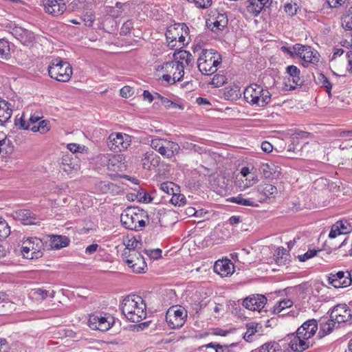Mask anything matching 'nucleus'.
<instances>
[{
	"label": "nucleus",
	"instance_id": "48",
	"mask_svg": "<svg viewBox=\"0 0 352 352\" xmlns=\"http://www.w3.org/2000/svg\"><path fill=\"white\" fill-rule=\"evenodd\" d=\"M160 188L167 195H172L175 192V188H176V191H177L179 187L173 182H166L162 183Z\"/></svg>",
	"mask_w": 352,
	"mask_h": 352
},
{
	"label": "nucleus",
	"instance_id": "17",
	"mask_svg": "<svg viewBox=\"0 0 352 352\" xmlns=\"http://www.w3.org/2000/svg\"><path fill=\"white\" fill-rule=\"evenodd\" d=\"M256 199L258 203L266 202L275 198L278 193L277 188L270 183H261L256 188Z\"/></svg>",
	"mask_w": 352,
	"mask_h": 352
},
{
	"label": "nucleus",
	"instance_id": "55",
	"mask_svg": "<svg viewBox=\"0 0 352 352\" xmlns=\"http://www.w3.org/2000/svg\"><path fill=\"white\" fill-rule=\"evenodd\" d=\"M318 252H320V250H309L306 253L301 255H298V258L300 262H305L308 259L315 256Z\"/></svg>",
	"mask_w": 352,
	"mask_h": 352
},
{
	"label": "nucleus",
	"instance_id": "45",
	"mask_svg": "<svg viewBox=\"0 0 352 352\" xmlns=\"http://www.w3.org/2000/svg\"><path fill=\"white\" fill-rule=\"evenodd\" d=\"M258 324L254 323H250L247 324L246 332L243 335V338L248 342L252 341V336L258 331Z\"/></svg>",
	"mask_w": 352,
	"mask_h": 352
},
{
	"label": "nucleus",
	"instance_id": "57",
	"mask_svg": "<svg viewBox=\"0 0 352 352\" xmlns=\"http://www.w3.org/2000/svg\"><path fill=\"white\" fill-rule=\"evenodd\" d=\"M184 30L181 31L179 34V36L177 39V43L175 44V49L178 50L184 47L186 45V36L184 35Z\"/></svg>",
	"mask_w": 352,
	"mask_h": 352
},
{
	"label": "nucleus",
	"instance_id": "63",
	"mask_svg": "<svg viewBox=\"0 0 352 352\" xmlns=\"http://www.w3.org/2000/svg\"><path fill=\"white\" fill-rule=\"evenodd\" d=\"M22 220L25 224H32L33 221L31 219V212L28 210H24L21 212Z\"/></svg>",
	"mask_w": 352,
	"mask_h": 352
},
{
	"label": "nucleus",
	"instance_id": "37",
	"mask_svg": "<svg viewBox=\"0 0 352 352\" xmlns=\"http://www.w3.org/2000/svg\"><path fill=\"white\" fill-rule=\"evenodd\" d=\"M78 165L72 161L69 157L64 156L62 158L60 168L67 174L72 173L73 170H77Z\"/></svg>",
	"mask_w": 352,
	"mask_h": 352
},
{
	"label": "nucleus",
	"instance_id": "9",
	"mask_svg": "<svg viewBox=\"0 0 352 352\" xmlns=\"http://www.w3.org/2000/svg\"><path fill=\"white\" fill-rule=\"evenodd\" d=\"M188 316L186 309L180 305L170 307L166 314V321L171 329L181 328Z\"/></svg>",
	"mask_w": 352,
	"mask_h": 352
},
{
	"label": "nucleus",
	"instance_id": "33",
	"mask_svg": "<svg viewBox=\"0 0 352 352\" xmlns=\"http://www.w3.org/2000/svg\"><path fill=\"white\" fill-rule=\"evenodd\" d=\"M241 96V89L238 85H234L224 89L223 97L226 100H236Z\"/></svg>",
	"mask_w": 352,
	"mask_h": 352
},
{
	"label": "nucleus",
	"instance_id": "58",
	"mask_svg": "<svg viewBox=\"0 0 352 352\" xmlns=\"http://www.w3.org/2000/svg\"><path fill=\"white\" fill-rule=\"evenodd\" d=\"M285 12L289 16L296 14L297 12L296 4H292V3H285L284 6Z\"/></svg>",
	"mask_w": 352,
	"mask_h": 352
},
{
	"label": "nucleus",
	"instance_id": "36",
	"mask_svg": "<svg viewBox=\"0 0 352 352\" xmlns=\"http://www.w3.org/2000/svg\"><path fill=\"white\" fill-rule=\"evenodd\" d=\"M316 83L321 87L324 88L329 97L331 96L332 83L329 79L322 73H319L316 78Z\"/></svg>",
	"mask_w": 352,
	"mask_h": 352
},
{
	"label": "nucleus",
	"instance_id": "13",
	"mask_svg": "<svg viewBox=\"0 0 352 352\" xmlns=\"http://www.w3.org/2000/svg\"><path fill=\"white\" fill-rule=\"evenodd\" d=\"M31 124L30 131L33 133H38L41 135L47 134L52 129L51 122L47 119H43L41 113H32L30 116Z\"/></svg>",
	"mask_w": 352,
	"mask_h": 352
},
{
	"label": "nucleus",
	"instance_id": "39",
	"mask_svg": "<svg viewBox=\"0 0 352 352\" xmlns=\"http://www.w3.org/2000/svg\"><path fill=\"white\" fill-rule=\"evenodd\" d=\"M122 157L120 155H113L109 153L108 157V170L117 171L120 168Z\"/></svg>",
	"mask_w": 352,
	"mask_h": 352
},
{
	"label": "nucleus",
	"instance_id": "8",
	"mask_svg": "<svg viewBox=\"0 0 352 352\" xmlns=\"http://www.w3.org/2000/svg\"><path fill=\"white\" fill-rule=\"evenodd\" d=\"M43 242L36 237H29L23 241L21 253L28 259L38 258L43 256Z\"/></svg>",
	"mask_w": 352,
	"mask_h": 352
},
{
	"label": "nucleus",
	"instance_id": "31",
	"mask_svg": "<svg viewBox=\"0 0 352 352\" xmlns=\"http://www.w3.org/2000/svg\"><path fill=\"white\" fill-rule=\"evenodd\" d=\"M122 243L129 251V254L136 252L135 250L142 246L141 241L133 235L127 234L122 238Z\"/></svg>",
	"mask_w": 352,
	"mask_h": 352
},
{
	"label": "nucleus",
	"instance_id": "61",
	"mask_svg": "<svg viewBox=\"0 0 352 352\" xmlns=\"http://www.w3.org/2000/svg\"><path fill=\"white\" fill-rule=\"evenodd\" d=\"M342 27L346 30H352V16L344 17L342 21Z\"/></svg>",
	"mask_w": 352,
	"mask_h": 352
},
{
	"label": "nucleus",
	"instance_id": "54",
	"mask_svg": "<svg viewBox=\"0 0 352 352\" xmlns=\"http://www.w3.org/2000/svg\"><path fill=\"white\" fill-rule=\"evenodd\" d=\"M133 28V22L132 20H127L123 23L120 29L121 35L129 34Z\"/></svg>",
	"mask_w": 352,
	"mask_h": 352
},
{
	"label": "nucleus",
	"instance_id": "34",
	"mask_svg": "<svg viewBox=\"0 0 352 352\" xmlns=\"http://www.w3.org/2000/svg\"><path fill=\"white\" fill-rule=\"evenodd\" d=\"M12 110L10 104L5 100H0V124L7 122L12 116Z\"/></svg>",
	"mask_w": 352,
	"mask_h": 352
},
{
	"label": "nucleus",
	"instance_id": "64",
	"mask_svg": "<svg viewBox=\"0 0 352 352\" xmlns=\"http://www.w3.org/2000/svg\"><path fill=\"white\" fill-rule=\"evenodd\" d=\"M346 0H327L328 5L331 8H338L342 6Z\"/></svg>",
	"mask_w": 352,
	"mask_h": 352
},
{
	"label": "nucleus",
	"instance_id": "24",
	"mask_svg": "<svg viewBox=\"0 0 352 352\" xmlns=\"http://www.w3.org/2000/svg\"><path fill=\"white\" fill-rule=\"evenodd\" d=\"M139 214L134 209L127 208L120 215V221L123 226L129 230L136 229V221Z\"/></svg>",
	"mask_w": 352,
	"mask_h": 352
},
{
	"label": "nucleus",
	"instance_id": "50",
	"mask_svg": "<svg viewBox=\"0 0 352 352\" xmlns=\"http://www.w3.org/2000/svg\"><path fill=\"white\" fill-rule=\"evenodd\" d=\"M227 78L224 75L222 74H215L210 81V84L214 87H219L223 86L225 83H226Z\"/></svg>",
	"mask_w": 352,
	"mask_h": 352
},
{
	"label": "nucleus",
	"instance_id": "51",
	"mask_svg": "<svg viewBox=\"0 0 352 352\" xmlns=\"http://www.w3.org/2000/svg\"><path fill=\"white\" fill-rule=\"evenodd\" d=\"M336 224L338 226L339 230L344 235L349 233L352 230L351 224L346 220L338 221L336 222Z\"/></svg>",
	"mask_w": 352,
	"mask_h": 352
},
{
	"label": "nucleus",
	"instance_id": "7",
	"mask_svg": "<svg viewBox=\"0 0 352 352\" xmlns=\"http://www.w3.org/2000/svg\"><path fill=\"white\" fill-rule=\"evenodd\" d=\"M151 146L167 159H170L178 154L180 150V146L177 143L164 138L152 139Z\"/></svg>",
	"mask_w": 352,
	"mask_h": 352
},
{
	"label": "nucleus",
	"instance_id": "46",
	"mask_svg": "<svg viewBox=\"0 0 352 352\" xmlns=\"http://www.w3.org/2000/svg\"><path fill=\"white\" fill-rule=\"evenodd\" d=\"M170 203L175 206H183L186 204V199L184 195L174 192L170 199Z\"/></svg>",
	"mask_w": 352,
	"mask_h": 352
},
{
	"label": "nucleus",
	"instance_id": "16",
	"mask_svg": "<svg viewBox=\"0 0 352 352\" xmlns=\"http://www.w3.org/2000/svg\"><path fill=\"white\" fill-rule=\"evenodd\" d=\"M10 32L19 40L23 45L32 46L35 42L34 34L22 27L13 25L10 26Z\"/></svg>",
	"mask_w": 352,
	"mask_h": 352
},
{
	"label": "nucleus",
	"instance_id": "41",
	"mask_svg": "<svg viewBox=\"0 0 352 352\" xmlns=\"http://www.w3.org/2000/svg\"><path fill=\"white\" fill-rule=\"evenodd\" d=\"M10 56V43L4 38H0V58L8 60Z\"/></svg>",
	"mask_w": 352,
	"mask_h": 352
},
{
	"label": "nucleus",
	"instance_id": "35",
	"mask_svg": "<svg viewBox=\"0 0 352 352\" xmlns=\"http://www.w3.org/2000/svg\"><path fill=\"white\" fill-rule=\"evenodd\" d=\"M252 352H282V349L279 343L271 341L264 343Z\"/></svg>",
	"mask_w": 352,
	"mask_h": 352
},
{
	"label": "nucleus",
	"instance_id": "23",
	"mask_svg": "<svg viewBox=\"0 0 352 352\" xmlns=\"http://www.w3.org/2000/svg\"><path fill=\"white\" fill-rule=\"evenodd\" d=\"M214 272L221 277L230 276L235 270L234 265L228 258L218 260L214 263Z\"/></svg>",
	"mask_w": 352,
	"mask_h": 352
},
{
	"label": "nucleus",
	"instance_id": "42",
	"mask_svg": "<svg viewBox=\"0 0 352 352\" xmlns=\"http://www.w3.org/2000/svg\"><path fill=\"white\" fill-rule=\"evenodd\" d=\"M294 302L291 299L285 298L277 302L273 307V313L278 314L286 308H289L293 305Z\"/></svg>",
	"mask_w": 352,
	"mask_h": 352
},
{
	"label": "nucleus",
	"instance_id": "6",
	"mask_svg": "<svg viewBox=\"0 0 352 352\" xmlns=\"http://www.w3.org/2000/svg\"><path fill=\"white\" fill-rule=\"evenodd\" d=\"M157 69L159 72H164L162 78L168 84H173L182 80L184 74L183 66L173 60L159 65Z\"/></svg>",
	"mask_w": 352,
	"mask_h": 352
},
{
	"label": "nucleus",
	"instance_id": "11",
	"mask_svg": "<svg viewBox=\"0 0 352 352\" xmlns=\"http://www.w3.org/2000/svg\"><path fill=\"white\" fill-rule=\"evenodd\" d=\"M114 318L109 314H94L89 316L88 325L93 330L108 331L114 324Z\"/></svg>",
	"mask_w": 352,
	"mask_h": 352
},
{
	"label": "nucleus",
	"instance_id": "22",
	"mask_svg": "<svg viewBox=\"0 0 352 352\" xmlns=\"http://www.w3.org/2000/svg\"><path fill=\"white\" fill-rule=\"evenodd\" d=\"M287 78L285 79V84L289 89H294L300 86L302 80L300 78V71L295 65H289L286 67Z\"/></svg>",
	"mask_w": 352,
	"mask_h": 352
},
{
	"label": "nucleus",
	"instance_id": "43",
	"mask_svg": "<svg viewBox=\"0 0 352 352\" xmlns=\"http://www.w3.org/2000/svg\"><path fill=\"white\" fill-rule=\"evenodd\" d=\"M336 322V321L331 318L327 322L322 324L318 333L319 337L322 338L323 336L330 334L335 327Z\"/></svg>",
	"mask_w": 352,
	"mask_h": 352
},
{
	"label": "nucleus",
	"instance_id": "52",
	"mask_svg": "<svg viewBox=\"0 0 352 352\" xmlns=\"http://www.w3.org/2000/svg\"><path fill=\"white\" fill-rule=\"evenodd\" d=\"M161 103L162 105H164L167 109H169V108H174V109L178 108L179 109H184L183 105L179 104L177 102H175L173 101H171L170 100H169L168 98H165V97H164V98H162Z\"/></svg>",
	"mask_w": 352,
	"mask_h": 352
},
{
	"label": "nucleus",
	"instance_id": "59",
	"mask_svg": "<svg viewBox=\"0 0 352 352\" xmlns=\"http://www.w3.org/2000/svg\"><path fill=\"white\" fill-rule=\"evenodd\" d=\"M108 157L109 153L100 154L97 157V162L103 167L108 168Z\"/></svg>",
	"mask_w": 352,
	"mask_h": 352
},
{
	"label": "nucleus",
	"instance_id": "3",
	"mask_svg": "<svg viewBox=\"0 0 352 352\" xmlns=\"http://www.w3.org/2000/svg\"><path fill=\"white\" fill-rule=\"evenodd\" d=\"M243 98L252 107H264L270 103L272 94L267 88H263L256 83H252L244 89Z\"/></svg>",
	"mask_w": 352,
	"mask_h": 352
},
{
	"label": "nucleus",
	"instance_id": "30",
	"mask_svg": "<svg viewBox=\"0 0 352 352\" xmlns=\"http://www.w3.org/2000/svg\"><path fill=\"white\" fill-rule=\"evenodd\" d=\"M69 239L65 236L52 235L50 239L49 248L52 250H59L69 245Z\"/></svg>",
	"mask_w": 352,
	"mask_h": 352
},
{
	"label": "nucleus",
	"instance_id": "40",
	"mask_svg": "<svg viewBox=\"0 0 352 352\" xmlns=\"http://www.w3.org/2000/svg\"><path fill=\"white\" fill-rule=\"evenodd\" d=\"M275 256L276 263L278 265H285L289 263V254L283 248L277 250Z\"/></svg>",
	"mask_w": 352,
	"mask_h": 352
},
{
	"label": "nucleus",
	"instance_id": "62",
	"mask_svg": "<svg viewBox=\"0 0 352 352\" xmlns=\"http://www.w3.org/2000/svg\"><path fill=\"white\" fill-rule=\"evenodd\" d=\"M212 5V0H197L196 6L199 8L205 9Z\"/></svg>",
	"mask_w": 352,
	"mask_h": 352
},
{
	"label": "nucleus",
	"instance_id": "14",
	"mask_svg": "<svg viewBox=\"0 0 352 352\" xmlns=\"http://www.w3.org/2000/svg\"><path fill=\"white\" fill-rule=\"evenodd\" d=\"M69 1V0H41V6L45 13L58 17L66 11Z\"/></svg>",
	"mask_w": 352,
	"mask_h": 352
},
{
	"label": "nucleus",
	"instance_id": "32",
	"mask_svg": "<svg viewBox=\"0 0 352 352\" xmlns=\"http://www.w3.org/2000/svg\"><path fill=\"white\" fill-rule=\"evenodd\" d=\"M230 201L239 205L258 207V201L256 197H244L242 195H239L236 197L230 198Z\"/></svg>",
	"mask_w": 352,
	"mask_h": 352
},
{
	"label": "nucleus",
	"instance_id": "53",
	"mask_svg": "<svg viewBox=\"0 0 352 352\" xmlns=\"http://www.w3.org/2000/svg\"><path fill=\"white\" fill-rule=\"evenodd\" d=\"M82 21L85 25L91 27L95 21V16L92 12H86L82 17Z\"/></svg>",
	"mask_w": 352,
	"mask_h": 352
},
{
	"label": "nucleus",
	"instance_id": "20",
	"mask_svg": "<svg viewBox=\"0 0 352 352\" xmlns=\"http://www.w3.org/2000/svg\"><path fill=\"white\" fill-rule=\"evenodd\" d=\"M351 314L352 310L346 304H339L331 310L330 318L338 323H342L351 320Z\"/></svg>",
	"mask_w": 352,
	"mask_h": 352
},
{
	"label": "nucleus",
	"instance_id": "27",
	"mask_svg": "<svg viewBox=\"0 0 352 352\" xmlns=\"http://www.w3.org/2000/svg\"><path fill=\"white\" fill-rule=\"evenodd\" d=\"M14 146L12 142L3 132L0 133V159L8 157L14 151Z\"/></svg>",
	"mask_w": 352,
	"mask_h": 352
},
{
	"label": "nucleus",
	"instance_id": "28",
	"mask_svg": "<svg viewBox=\"0 0 352 352\" xmlns=\"http://www.w3.org/2000/svg\"><path fill=\"white\" fill-rule=\"evenodd\" d=\"M174 62H177L179 65L183 66V71L187 67L192 66L194 62V58L192 54L186 50H179L174 53Z\"/></svg>",
	"mask_w": 352,
	"mask_h": 352
},
{
	"label": "nucleus",
	"instance_id": "56",
	"mask_svg": "<svg viewBox=\"0 0 352 352\" xmlns=\"http://www.w3.org/2000/svg\"><path fill=\"white\" fill-rule=\"evenodd\" d=\"M34 294L37 296H40L42 299L46 298L47 296H50V298H54L55 295V292L54 291H52L50 292L47 290L43 289L41 288H38L35 289Z\"/></svg>",
	"mask_w": 352,
	"mask_h": 352
},
{
	"label": "nucleus",
	"instance_id": "18",
	"mask_svg": "<svg viewBox=\"0 0 352 352\" xmlns=\"http://www.w3.org/2000/svg\"><path fill=\"white\" fill-rule=\"evenodd\" d=\"M184 30L185 34H188V26L185 23H176L168 27L166 32V38L168 46L173 50L175 49L177 39L181 31Z\"/></svg>",
	"mask_w": 352,
	"mask_h": 352
},
{
	"label": "nucleus",
	"instance_id": "25",
	"mask_svg": "<svg viewBox=\"0 0 352 352\" xmlns=\"http://www.w3.org/2000/svg\"><path fill=\"white\" fill-rule=\"evenodd\" d=\"M228 22V18L225 14H218L217 16L208 19L206 25L211 31L217 32L226 28Z\"/></svg>",
	"mask_w": 352,
	"mask_h": 352
},
{
	"label": "nucleus",
	"instance_id": "44",
	"mask_svg": "<svg viewBox=\"0 0 352 352\" xmlns=\"http://www.w3.org/2000/svg\"><path fill=\"white\" fill-rule=\"evenodd\" d=\"M17 116L14 120V125L20 130H30L31 124L30 118L27 121L25 118V113H22L20 117Z\"/></svg>",
	"mask_w": 352,
	"mask_h": 352
},
{
	"label": "nucleus",
	"instance_id": "60",
	"mask_svg": "<svg viewBox=\"0 0 352 352\" xmlns=\"http://www.w3.org/2000/svg\"><path fill=\"white\" fill-rule=\"evenodd\" d=\"M340 235H344V234L339 230L338 226L336 225V223H334L331 227V229L329 234V237L330 239H335L336 237H337L338 236H340Z\"/></svg>",
	"mask_w": 352,
	"mask_h": 352
},
{
	"label": "nucleus",
	"instance_id": "47",
	"mask_svg": "<svg viewBox=\"0 0 352 352\" xmlns=\"http://www.w3.org/2000/svg\"><path fill=\"white\" fill-rule=\"evenodd\" d=\"M10 234V228L6 221L0 217V242L6 239Z\"/></svg>",
	"mask_w": 352,
	"mask_h": 352
},
{
	"label": "nucleus",
	"instance_id": "2",
	"mask_svg": "<svg viewBox=\"0 0 352 352\" xmlns=\"http://www.w3.org/2000/svg\"><path fill=\"white\" fill-rule=\"evenodd\" d=\"M122 312L132 322H140L146 317V306L143 298L138 295L126 296L121 305Z\"/></svg>",
	"mask_w": 352,
	"mask_h": 352
},
{
	"label": "nucleus",
	"instance_id": "12",
	"mask_svg": "<svg viewBox=\"0 0 352 352\" xmlns=\"http://www.w3.org/2000/svg\"><path fill=\"white\" fill-rule=\"evenodd\" d=\"M131 138L123 133H112L109 135L107 145L110 150L114 152H121L126 150L131 144Z\"/></svg>",
	"mask_w": 352,
	"mask_h": 352
},
{
	"label": "nucleus",
	"instance_id": "19",
	"mask_svg": "<svg viewBox=\"0 0 352 352\" xmlns=\"http://www.w3.org/2000/svg\"><path fill=\"white\" fill-rule=\"evenodd\" d=\"M267 302V298L263 294H252L243 301V306L250 311H261Z\"/></svg>",
	"mask_w": 352,
	"mask_h": 352
},
{
	"label": "nucleus",
	"instance_id": "1",
	"mask_svg": "<svg viewBox=\"0 0 352 352\" xmlns=\"http://www.w3.org/2000/svg\"><path fill=\"white\" fill-rule=\"evenodd\" d=\"M318 330V322L316 319L305 321L296 331V335L289 342L290 348L295 351L302 352L315 343L314 336Z\"/></svg>",
	"mask_w": 352,
	"mask_h": 352
},
{
	"label": "nucleus",
	"instance_id": "15",
	"mask_svg": "<svg viewBox=\"0 0 352 352\" xmlns=\"http://www.w3.org/2000/svg\"><path fill=\"white\" fill-rule=\"evenodd\" d=\"M126 254L127 252H124L122 255L124 256L126 263L133 272L138 274L145 273L147 265L143 256L138 252L130 253L127 256Z\"/></svg>",
	"mask_w": 352,
	"mask_h": 352
},
{
	"label": "nucleus",
	"instance_id": "5",
	"mask_svg": "<svg viewBox=\"0 0 352 352\" xmlns=\"http://www.w3.org/2000/svg\"><path fill=\"white\" fill-rule=\"evenodd\" d=\"M47 71L50 78L63 82H68L72 75L71 65L60 57L49 58Z\"/></svg>",
	"mask_w": 352,
	"mask_h": 352
},
{
	"label": "nucleus",
	"instance_id": "29",
	"mask_svg": "<svg viewBox=\"0 0 352 352\" xmlns=\"http://www.w3.org/2000/svg\"><path fill=\"white\" fill-rule=\"evenodd\" d=\"M237 346L236 343L230 344H221L217 342H210L199 347L200 351H204V349L211 348L214 350V352H236L234 349Z\"/></svg>",
	"mask_w": 352,
	"mask_h": 352
},
{
	"label": "nucleus",
	"instance_id": "49",
	"mask_svg": "<svg viewBox=\"0 0 352 352\" xmlns=\"http://www.w3.org/2000/svg\"><path fill=\"white\" fill-rule=\"evenodd\" d=\"M258 181V176L256 174L251 173L248 176H247L245 178L244 181L243 180L242 181L243 186H240V187L243 188V189H245L247 188H249V187L253 186L254 184L257 183Z\"/></svg>",
	"mask_w": 352,
	"mask_h": 352
},
{
	"label": "nucleus",
	"instance_id": "21",
	"mask_svg": "<svg viewBox=\"0 0 352 352\" xmlns=\"http://www.w3.org/2000/svg\"><path fill=\"white\" fill-rule=\"evenodd\" d=\"M350 272L348 270L339 271L336 274H330L329 283L336 288H343L351 285V279H349Z\"/></svg>",
	"mask_w": 352,
	"mask_h": 352
},
{
	"label": "nucleus",
	"instance_id": "38",
	"mask_svg": "<svg viewBox=\"0 0 352 352\" xmlns=\"http://www.w3.org/2000/svg\"><path fill=\"white\" fill-rule=\"evenodd\" d=\"M247 3V11L254 16H258L263 9L265 8L263 6L257 3L256 0H248Z\"/></svg>",
	"mask_w": 352,
	"mask_h": 352
},
{
	"label": "nucleus",
	"instance_id": "26",
	"mask_svg": "<svg viewBox=\"0 0 352 352\" xmlns=\"http://www.w3.org/2000/svg\"><path fill=\"white\" fill-rule=\"evenodd\" d=\"M141 160L144 169L151 170L159 165L160 158L157 155L155 154L153 151L149 150L142 153Z\"/></svg>",
	"mask_w": 352,
	"mask_h": 352
},
{
	"label": "nucleus",
	"instance_id": "4",
	"mask_svg": "<svg viewBox=\"0 0 352 352\" xmlns=\"http://www.w3.org/2000/svg\"><path fill=\"white\" fill-rule=\"evenodd\" d=\"M221 63V55L217 51L204 50L197 59V67L203 74L210 75L216 72Z\"/></svg>",
	"mask_w": 352,
	"mask_h": 352
},
{
	"label": "nucleus",
	"instance_id": "10",
	"mask_svg": "<svg viewBox=\"0 0 352 352\" xmlns=\"http://www.w3.org/2000/svg\"><path fill=\"white\" fill-rule=\"evenodd\" d=\"M294 52L296 56L304 61L305 67L309 63L317 65L320 60V55L318 52L309 45L296 43L294 45Z\"/></svg>",
	"mask_w": 352,
	"mask_h": 352
}]
</instances>
